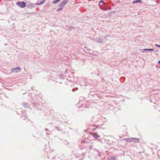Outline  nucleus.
Wrapping results in <instances>:
<instances>
[{
	"label": "nucleus",
	"mask_w": 160,
	"mask_h": 160,
	"mask_svg": "<svg viewBox=\"0 0 160 160\" xmlns=\"http://www.w3.org/2000/svg\"><path fill=\"white\" fill-rule=\"evenodd\" d=\"M142 2V1L141 0H136V1H133V2H132V3L133 4H135V3H138V2Z\"/></svg>",
	"instance_id": "obj_9"
},
{
	"label": "nucleus",
	"mask_w": 160,
	"mask_h": 160,
	"mask_svg": "<svg viewBox=\"0 0 160 160\" xmlns=\"http://www.w3.org/2000/svg\"><path fill=\"white\" fill-rule=\"evenodd\" d=\"M22 106H23L25 108H28L29 107V106L28 105V103H27L26 102H23L22 103Z\"/></svg>",
	"instance_id": "obj_6"
},
{
	"label": "nucleus",
	"mask_w": 160,
	"mask_h": 160,
	"mask_svg": "<svg viewBox=\"0 0 160 160\" xmlns=\"http://www.w3.org/2000/svg\"><path fill=\"white\" fill-rule=\"evenodd\" d=\"M60 0H55L52 2V3H55L56 2L59 1Z\"/></svg>",
	"instance_id": "obj_12"
},
{
	"label": "nucleus",
	"mask_w": 160,
	"mask_h": 160,
	"mask_svg": "<svg viewBox=\"0 0 160 160\" xmlns=\"http://www.w3.org/2000/svg\"><path fill=\"white\" fill-rule=\"evenodd\" d=\"M124 141L128 142H134L135 143H138L139 142L140 139L136 138H128L125 139Z\"/></svg>",
	"instance_id": "obj_1"
},
{
	"label": "nucleus",
	"mask_w": 160,
	"mask_h": 160,
	"mask_svg": "<svg viewBox=\"0 0 160 160\" xmlns=\"http://www.w3.org/2000/svg\"><path fill=\"white\" fill-rule=\"evenodd\" d=\"M93 136L96 139H98L99 137V136L97 135V133H96L93 134Z\"/></svg>",
	"instance_id": "obj_8"
},
{
	"label": "nucleus",
	"mask_w": 160,
	"mask_h": 160,
	"mask_svg": "<svg viewBox=\"0 0 160 160\" xmlns=\"http://www.w3.org/2000/svg\"><path fill=\"white\" fill-rule=\"evenodd\" d=\"M27 7L30 8H31L34 7V5L33 3H30L27 5Z\"/></svg>",
	"instance_id": "obj_7"
},
{
	"label": "nucleus",
	"mask_w": 160,
	"mask_h": 160,
	"mask_svg": "<svg viewBox=\"0 0 160 160\" xmlns=\"http://www.w3.org/2000/svg\"><path fill=\"white\" fill-rule=\"evenodd\" d=\"M95 128H93V129H92V130H95Z\"/></svg>",
	"instance_id": "obj_18"
},
{
	"label": "nucleus",
	"mask_w": 160,
	"mask_h": 160,
	"mask_svg": "<svg viewBox=\"0 0 160 160\" xmlns=\"http://www.w3.org/2000/svg\"><path fill=\"white\" fill-rule=\"evenodd\" d=\"M106 5V4L105 3V2L102 0H101V1H100V2H99V5L100 7V8H101V6H102L103 5Z\"/></svg>",
	"instance_id": "obj_5"
},
{
	"label": "nucleus",
	"mask_w": 160,
	"mask_h": 160,
	"mask_svg": "<svg viewBox=\"0 0 160 160\" xmlns=\"http://www.w3.org/2000/svg\"><path fill=\"white\" fill-rule=\"evenodd\" d=\"M17 5L21 8L25 7L26 6V4L24 2H18L17 3Z\"/></svg>",
	"instance_id": "obj_2"
},
{
	"label": "nucleus",
	"mask_w": 160,
	"mask_h": 160,
	"mask_svg": "<svg viewBox=\"0 0 160 160\" xmlns=\"http://www.w3.org/2000/svg\"><path fill=\"white\" fill-rule=\"evenodd\" d=\"M111 158L113 160H117L115 159L116 158L115 157H112Z\"/></svg>",
	"instance_id": "obj_15"
},
{
	"label": "nucleus",
	"mask_w": 160,
	"mask_h": 160,
	"mask_svg": "<svg viewBox=\"0 0 160 160\" xmlns=\"http://www.w3.org/2000/svg\"><path fill=\"white\" fill-rule=\"evenodd\" d=\"M144 51H152L154 50L153 49H143Z\"/></svg>",
	"instance_id": "obj_11"
},
{
	"label": "nucleus",
	"mask_w": 160,
	"mask_h": 160,
	"mask_svg": "<svg viewBox=\"0 0 160 160\" xmlns=\"http://www.w3.org/2000/svg\"><path fill=\"white\" fill-rule=\"evenodd\" d=\"M45 0H43L42 2H40V3H37L36 4L37 5H41L42 4H44L45 3Z\"/></svg>",
	"instance_id": "obj_10"
},
{
	"label": "nucleus",
	"mask_w": 160,
	"mask_h": 160,
	"mask_svg": "<svg viewBox=\"0 0 160 160\" xmlns=\"http://www.w3.org/2000/svg\"><path fill=\"white\" fill-rule=\"evenodd\" d=\"M62 7L61 8H58L57 10V12H58V11H59L61 10L63 8V7Z\"/></svg>",
	"instance_id": "obj_14"
},
{
	"label": "nucleus",
	"mask_w": 160,
	"mask_h": 160,
	"mask_svg": "<svg viewBox=\"0 0 160 160\" xmlns=\"http://www.w3.org/2000/svg\"><path fill=\"white\" fill-rule=\"evenodd\" d=\"M103 10H105V11H106V10H107V9H106L104 8V9H103Z\"/></svg>",
	"instance_id": "obj_17"
},
{
	"label": "nucleus",
	"mask_w": 160,
	"mask_h": 160,
	"mask_svg": "<svg viewBox=\"0 0 160 160\" xmlns=\"http://www.w3.org/2000/svg\"><path fill=\"white\" fill-rule=\"evenodd\" d=\"M155 45L156 46H157L158 47H159L160 48V45H157V44H155Z\"/></svg>",
	"instance_id": "obj_16"
},
{
	"label": "nucleus",
	"mask_w": 160,
	"mask_h": 160,
	"mask_svg": "<svg viewBox=\"0 0 160 160\" xmlns=\"http://www.w3.org/2000/svg\"><path fill=\"white\" fill-rule=\"evenodd\" d=\"M96 41L97 42H101V43H102V41H101V40L100 39H96Z\"/></svg>",
	"instance_id": "obj_13"
},
{
	"label": "nucleus",
	"mask_w": 160,
	"mask_h": 160,
	"mask_svg": "<svg viewBox=\"0 0 160 160\" xmlns=\"http://www.w3.org/2000/svg\"><path fill=\"white\" fill-rule=\"evenodd\" d=\"M21 68L19 67H17L11 69V71L12 72L17 73L21 71Z\"/></svg>",
	"instance_id": "obj_3"
},
{
	"label": "nucleus",
	"mask_w": 160,
	"mask_h": 160,
	"mask_svg": "<svg viewBox=\"0 0 160 160\" xmlns=\"http://www.w3.org/2000/svg\"><path fill=\"white\" fill-rule=\"evenodd\" d=\"M68 0H63L61 3L60 4L58 5V6L61 7H64L68 2Z\"/></svg>",
	"instance_id": "obj_4"
}]
</instances>
